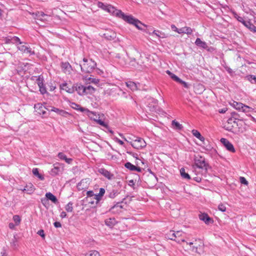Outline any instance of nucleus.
Instances as JSON below:
<instances>
[{
  "label": "nucleus",
  "mask_w": 256,
  "mask_h": 256,
  "mask_svg": "<svg viewBox=\"0 0 256 256\" xmlns=\"http://www.w3.org/2000/svg\"><path fill=\"white\" fill-rule=\"evenodd\" d=\"M36 82L38 86H42L44 84V78L42 76H39L38 78L36 79Z\"/></svg>",
  "instance_id": "nucleus-49"
},
{
  "label": "nucleus",
  "mask_w": 256,
  "mask_h": 256,
  "mask_svg": "<svg viewBox=\"0 0 256 256\" xmlns=\"http://www.w3.org/2000/svg\"><path fill=\"white\" fill-rule=\"evenodd\" d=\"M126 168H128L130 170L134 171V168H136V166L134 164H132L130 162H126L124 164Z\"/></svg>",
  "instance_id": "nucleus-45"
},
{
  "label": "nucleus",
  "mask_w": 256,
  "mask_h": 256,
  "mask_svg": "<svg viewBox=\"0 0 256 256\" xmlns=\"http://www.w3.org/2000/svg\"><path fill=\"white\" fill-rule=\"evenodd\" d=\"M41 202L44 205L46 206V204L48 203V200L46 198H43L41 199Z\"/></svg>",
  "instance_id": "nucleus-61"
},
{
  "label": "nucleus",
  "mask_w": 256,
  "mask_h": 256,
  "mask_svg": "<svg viewBox=\"0 0 256 256\" xmlns=\"http://www.w3.org/2000/svg\"><path fill=\"white\" fill-rule=\"evenodd\" d=\"M98 6L99 8L114 16L118 10L111 5H105L102 2H98Z\"/></svg>",
  "instance_id": "nucleus-9"
},
{
  "label": "nucleus",
  "mask_w": 256,
  "mask_h": 256,
  "mask_svg": "<svg viewBox=\"0 0 256 256\" xmlns=\"http://www.w3.org/2000/svg\"><path fill=\"white\" fill-rule=\"evenodd\" d=\"M170 27L174 32H175L179 34H190L192 32V30L190 27L184 26L180 28H178L174 24H172Z\"/></svg>",
  "instance_id": "nucleus-8"
},
{
  "label": "nucleus",
  "mask_w": 256,
  "mask_h": 256,
  "mask_svg": "<svg viewBox=\"0 0 256 256\" xmlns=\"http://www.w3.org/2000/svg\"><path fill=\"white\" fill-rule=\"evenodd\" d=\"M50 110L52 112H55L57 114H58L61 116H64V117H66V116L68 115H70V114L68 112H66L63 110L56 108L55 107H52Z\"/></svg>",
  "instance_id": "nucleus-20"
},
{
  "label": "nucleus",
  "mask_w": 256,
  "mask_h": 256,
  "mask_svg": "<svg viewBox=\"0 0 256 256\" xmlns=\"http://www.w3.org/2000/svg\"><path fill=\"white\" fill-rule=\"evenodd\" d=\"M240 182L244 185L247 186L248 184V182L242 176H240Z\"/></svg>",
  "instance_id": "nucleus-52"
},
{
  "label": "nucleus",
  "mask_w": 256,
  "mask_h": 256,
  "mask_svg": "<svg viewBox=\"0 0 256 256\" xmlns=\"http://www.w3.org/2000/svg\"><path fill=\"white\" fill-rule=\"evenodd\" d=\"M116 16L122 18L125 22H127L128 24H133L134 22H137L136 18H135L132 15H126L122 10H118L116 11Z\"/></svg>",
  "instance_id": "nucleus-3"
},
{
  "label": "nucleus",
  "mask_w": 256,
  "mask_h": 256,
  "mask_svg": "<svg viewBox=\"0 0 256 256\" xmlns=\"http://www.w3.org/2000/svg\"><path fill=\"white\" fill-rule=\"evenodd\" d=\"M86 112H87V115L90 119L94 120L97 124H99L100 126H102L105 128H108V124L105 123L102 120L100 119V116H98L96 112L90 111L88 109L86 110Z\"/></svg>",
  "instance_id": "nucleus-4"
},
{
  "label": "nucleus",
  "mask_w": 256,
  "mask_h": 256,
  "mask_svg": "<svg viewBox=\"0 0 256 256\" xmlns=\"http://www.w3.org/2000/svg\"><path fill=\"white\" fill-rule=\"evenodd\" d=\"M70 106L76 110H80L82 112H84L87 109L81 107L79 104H76L75 102H72L70 104Z\"/></svg>",
  "instance_id": "nucleus-31"
},
{
  "label": "nucleus",
  "mask_w": 256,
  "mask_h": 256,
  "mask_svg": "<svg viewBox=\"0 0 256 256\" xmlns=\"http://www.w3.org/2000/svg\"><path fill=\"white\" fill-rule=\"evenodd\" d=\"M248 108H242L241 110L244 112H248L253 110V108L248 106Z\"/></svg>",
  "instance_id": "nucleus-53"
},
{
  "label": "nucleus",
  "mask_w": 256,
  "mask_h": 256,
  "mask_svg": "<svg viewBox=\"0 0 256 256\" xmlns=\"http://www.w3.org/2000/svg\"><path fill=\"white\" fill-rule=\"evenodd\" d=\"M35 19L38 21H41L43 22H46L48 21V18L49 17V16L45 14L42 12H36L35 14Z\"/></svg>",
  "instance_id": "nucleus-12"
},
{
  "label": "nucleus",
  "mask_w": 256,
  "mask_h": 256,
  "mask_svg": "<svg viewBox=\"0 0 256 256\" xmlns=\"http://www.w3.org/2000/svg\"><path fill=\"white\" fill-rule=\"evenodd\" d=\"M218 208L220 211L222 212H225L226 210V205L222 203H220L218 204Z\"/></svg>",
  "instance_id": "nucleus-46"
},
{
  "label": "nucleus",
  "mask_w": 256,
  "mask_h": 256,
  "mask_svg": "<svg viewBox=\"0 0 256 256\" xmlns=\"http://www.w3.org/2000/svg\"><path fill=\"white\" fill-rule=\"evenodd\" d=\"M126 84L128 88L133 91L136 90L138 89L137 84L133 82H126Z\"/></svg>",
  "instance_id": "nucleus-30"
},
{
  "label": "nucleus",
  "mask_w": 256,
  "mask_h": 256,
  "mask_svg": "<svg viewBox=\"0 0 256 256\" xmlns=\"http://www.w3.org/2000/svg\"><path fill=\"white\" fill-rule=\"evenodd\" d=\"M18 48L20 50L24 52L30 53L31 52V50L29 49V48L24 45L18 46Z\"/></svg>",
  "instance_id": "nucleus-38"
},
{
  "label": "nucleus",
  "mask_w": 256,
  "mask_h": 256,
  "mask_svg": "<svg viewBox=\"0 0 256 256\" xmlns=\"http://www.w3.org/2000/svg\"><path fill=\"white\" fill-rule=\"evenodd\" d=\"M220 142L228 151L232 152H236L235 148L232 144L227 139L225 138H222L220 139Z\"/></svg>",
  "instance_id": "nucleus-11"
},
{
  "label": "nucleus",
  "mask_w": 256,
  "mask_h": 256,
  "mask_svg": "<svg viewBox=\"0 0 256 256\" xmlns=\"http://www.w3.org/2000/svg\"><path fill=\"white\" fill-rule=\"evenodd\" d=\"M198 217L200 220L204 222L206 224H212L214 222V220L206 213L199 214Z\"/></svg>",
  "instance_id": "nucleus-15"
},
{
  "label": "nucleus",
  "mask_w": 256,
  "mask_h": 256,
  "mask_svg": "<svg viewBox=\"0 0 256 256\" xmlns=\"http://www.w3.org/2000/svg\"><path fill=\"white\" fill-rule=\"evenodd\" d=\"M46 197L47 198L48 200H50L54 204L58 202V200L56 196L50 192L46 193Z\"/></svg>",
  "instance_id": "nucleus-29"
},
{
  "label": "nucleus",
  "mask_w": 256,
  "mask_h": 256,
  "mask_svg": "<svg viewBox=\"0 0 256 256\" xmlns=\"http://www.w3.org/2000/svg\"><path fill=\"white\" fill-rule=\"evenodd\" d=\"M35 188L34 186L32 184H27L24 189L22 190L23 192H26L28 194H30L33 193L34 191Z\"/></svg>",
  "instance_id": "nucleus-26"
},
{
  "label": "nucleus",
  "mask_w": 256,
  "mask_h": 256,
  "mask_svg": "<svg viewBox=\"0 0 256 256\" xmlns=\"http://www.w3.org/2000/svg\"><path fill=\"white\" fill-rule=\"evenodd\" d=\"M58 157L61 159V160H66V158H67L66 155L64 154H63L62 152H60L58 153Z\"/></svg>",
  "instance_id": "nucleus-55"
},
{
  "label": "nucleus",
  "mask_w": 256,
  "mask_h": 256,
  "mask_svg": "<svg viewBox=\"0 0 256 256\" xmlns=\"http://www.w3.org/2000/svg\"><path fill=\"white\" fill-rule=\"evenodd\" d=\"M172 124L178 130H182L183 128L181 124L175 120L172 121Z\"/></svg>",
  "instance_id": "nucleus-44"
},
{
  "label": "nucleus",
  "mask_w": 256,
  "mask_h": 256,
  "mask_svg": "<svg viewBox=\"0 0 256 256\" xmlns=\"http://www.w3.org/2000/svg\"><path fill=\"white\" fill-rule=\"evenodd\" d=\"M192 133L195 137L200 140L201 142H204V138L201 135L200 133L198 130H192Z\"/></svg>",
  "instance_id": "nucleus-25"
},
{
  "label": "nucleus",
  "mask_w": 256,
  "mask_h": 256,
  "mask_svg": "<svg viewBox=\"0 0 256 256\" xmlns=\"http://www.w3.org/2000/svg\"><path fill=\"white\" fill-rule=\"evenodd\" d=\"M87 256H100V254L96 250H91L87 254Z\"/></svg>",
  "instance_id": "nucleus-47"
},
{
  "label": "nucleus",
  "mask_w": 256,
  "mask_h": 256,
  "mask_svg": "<svg viewBox=\"0 0 256 256\" xmlns=\"http://www.w3.org/2000/svg\"><path fill=\"white\" fill-rule=\"evenodd\" d=\"M84 80L86 81H87V80L90 81L89 82H88V83H89V84L92 83L95 84H98L100 82V80L98 78H91V77H90L88 78H85Z\"/></svg>",
  "instance_id": "nucleus-35"
},
{
  "label": "nucleus",
  "mask_w": 256,
  "mask_h": 256,
  "mask_svg": "<svg viewBox=\"0 0 256 256\" xmlns=\"http://www.w3.org/2000/svg\"><path fill=\"white\" fill-rule=\"evenodd\" d=\"M166 73L170 76L172 80L176 82H178V81L179 80L180 78L173 73L171 72L170 70H168L166 71Z\"/></svg>",
  "instance_id": "nucleus-43"
},
{
  "label": "nucleus",
  "mask_w": 256,
  "mask_h": 256,
  "mask_svg": "<svg viewBox=\"0 0 256 256\" xmlns=\"http://www.w3.org/2000/svg\"><path fill=\"white\" fill-rule=\"evenodd\" d=\"M32 172L34 175L38 177L40 180H44V176L39 173L38 170V168H33Z\"/></svg>",
  "instance_id": "nucleus-34"
},
{
  "label": "nucleus",
  "mask_w": 256,
  "mask_h": 256,
  "mask_svg": "<svg viewBox=\"0 0 256 256\" xmlns=\"http://www.w3.org/2000/svg\"><path fill=\"white\" fill-rule=\"evenodd\" d=\"M243 24L248 28L249 30L253 32H256V26H255L250 21H245L243 23Z\"/></svg>",
  "instance_id": "nucleus-28"
},
{
  "label": "nucleus",
  "mask_w": 256,
  "mask_h": 256,
  "mask_svg": "<svg viewBox=\"0 0 256 256\" xmlns=\"http://www.w3.org/2000/svg\"><path fill=\"white\" fill-rule=\"evenodd\" d=\"M116 220L114 218H110L106 220L105 224L110 227L114 226L116 224Z\"/></svg>",
  "instance_id": "nucleus-32"
},
{
  "label": "nucleus",
  "mask_w": 256,
  "mask_h": 256,
  "mask_svg": "<svg viewBox=\"0 0 256 256\" xmlns=\"http://www.w3.org/2000/svg\"><path fill=\"white\" fill-rule=\"evenodd\" d=\"M230 104L232 107L238 110H241L242 108H248V106L236 101H234Z\"/></svg>",
  "instance_id": "nucleus-21"
},
{
  "label": "nucleus",
  "mask_w": 256,
  "mask_h": 256,
  "mask_svg": "<svg viewBox=\"0 0 256 256\" xmlns=\"http://www.w3.org/2000/svg\"><path fill=\"white\" fill-rule=\"evenodd\" d=\"M61 164L59 163H56L54 164V168L50 172V174L52 176L58 175L60 172Z\"/></svg>",
  "instance_id": "nucleus-18"
},
{
  "label": "nucleus",
  "mask_w": 256,
  "mask_h": 256,
  "mask_svg": "<svg viewBox=\"0 0 256 256\" xmlns=\"http://www.w3.org/2000/svg\"><path fill=\"white\" fill-rule=\"evenodd\" d=\"M232 12L234 17L238 22H242V24L244 22V20L243 19V18L240 16H239L235 12L232 11Z\"/></svg>",
  "instance_id": "nucleus-39"
},
{
  "label": "nucleus",
  "mask_w": 256,
  "mask_h": 256,
  "mask_svg": "<svg viewBox=\"0 0 256 256\" xmlns=\"http://www.w3.org/2000/svg\"><path fill=\"white\" fill-rule=\"evenodd\" d=\"M38 234L42 238H44L45 234H44V231L42 230H39L38 232Z\"/></svg>",
  "instance_id": "nucleus-57"
},
{
  "label": "nucleus",
  "mask_w": 256,
  "mask_h": 256,
  "mask_svg": "<svg viewBox=\"0 0 256 256\" xmlns=\"http://www.w3.org/2000/svg\"><path fill=\"white\" fill-rule=\"evenodd\" d=\"M38 87H39L40 91L42 94H44L46 93L47 91H46V88L44 86V84H42V86H38Z\"/></svg>",
  "instance_id": "nucleus-51"
},
{
  "label": "nucleus",
  "mask_w": 256,
  "mask_h": 256,
  "mask_svg": "<svg viewBox=\"0 0 256 256\" xmlns=\"http://www.w3.org/2000/svg\"><path fill=\"white\" fill-rule=\"evenodd\" d=\"M65 210L68 212H72L74 210L73 203L71 202H69L66 206Z\"/></svg>",
  "instance_id": "nucleus-36"
},
{
  "label": "nucleus",
  "mask_w": 256,
  "mask_h": 256,
  "mask_svg": "<svg viewBox=\"0 0 256 256\" xmlns=\"http://www.w3.org/2000/svg\"><path fill=\"white\" fill-rule=\"evenodd\" d=\"M150 35L156 36L158 39L160 38H166L168 37V35L165 34L164 32H162L159 30H154L152 32L149 33Z\"/></svg>",
  "instance_id": "nucleus-17"
},
{
  "label": "nucleus",
  "mask_w": 256,
  "mask_h": 256,
  "mask_svg": "<svg viewBox=\"0 0 256 256\" xmlns=\"http://www.w3.org/2000/svg\"><path fill=\"white\" fill-rule=\"evenodd\" d=\"M104 35L106 38L109 40H114L116 38V34L113 32H108L104 34Z\"/></svg>",
  "instance_id": "nucleus-33"
},
{
  "label": "nucleus",
  "mask_w": 256,
  "mask_h": 256,
  "mask_svg": "<svg viewBox=\"0 0 256 256\" xmlns=\"http://www.w3.org/2000/svg\"><path fill=\"white\" fill-rule=\"evenodd\" d=\"M54 226L56 228H60L62 226L61 224L58 222H54Z\"/></svg>",
  "instance_id": "nucleus-60"
},
{
  "label": "nucleus",
  "mask_w": 256,
  "mask_h": 256,
  "mask_svg": "<svg viewBox=\"0 0 256 256\" xmlns=\"http://www.w3.org/2000/svg\"><path fill=\"white\" fill-rule=\"evenodd\" d=\"M96 92V88L91 86H85L84 95L92 94Z\"/></svg>",
  "instance_id": "nucleus-27"
},
{
  "label": "nucleus",
  "mask_w": 256,
  "mask_h": 256,
  "mask_svg": "<svg viewBox=\"0 0 256 256\" xmlns=\"http://www.w3.org/2000/svg\"><path fill=\"white\" fill-rule=\"evenodd\" d=\"M128 186L132 187V188H134V186H135V183L134 181V180H130L128 181Z\"/></svg>",
  "instance_id": "nucleus-58"
},
{
  "label": "nucleus",
  "mask_w": 256,
  "mask_h": 256,
  "mask_svg": "<svg viewBox=\"0 0 256 256\" xmlns=\"http://www.w3.org/2000/svg\"><path fill=\"white\" fill-rule=\"evenodd\" d=\"M128 154L132 155L134 158H136V159H138V154H134L131 152H126Z\"/></svg>",
  "instance_id": "nucleus-62"
},
{
  "label": "nucleus",
  "mask_w": 256,
  "mask_h": 256,
  "mask_svg": "<svg viewBox=\"0 0 256 256\" xmlns=\"http://www.w3.org/2000/svg\"><path fill=\"white\" fill-rule=\"evenodd\" d=\"M96 66V62L92 59H83V64H80L81 70L84 72H92Z\"/></svg>",
  "instance_id": "nucleus-2"
},
{
  "label": "nucleus",
  "mask_w": 256,
  "mask_h": 256,
  "mask_svg": "<svg viewBox=\"0 0 256 256\" xmlns=\"http://www.w3.org/2000/svg\"><path fill=\"white\" fill-rule=\"evenodd\" d=\"M137 22H134L133 24V25H134L136 28H138V30H142V28L140 27L141 26H143L144 24L138 19L136 20Z\"/></svg>",
  "instance_id": "nucleus-50"
},
{
  "label": "nucleus",
  "mask_w": 256,
  "mask_h": 256,
  "mask_svg": "<svg viewBox=\"0 0 256 256\" xmlns=\"http://www.w3.org/2000/svg\"><path fill=\"white\" fill-rule=\"evenodd\" d=\"M34 108L40 114H44L46 113V108L41 104H37L34 105Z\"/></svg>",
  "instance_id": "nucleus-19"
},
{
  "label": "nucleus",
  "mask_w": 256,
  "mask_h": 256,
  "mask_svg": "<svg viewBox=\"0 0 256 256\" xmlns=\"http://www.w3.org/2000/svg\"><path fill=\"white\" fill-rule=\"evenodd\" d=\"M75 90L79 95H84L85 86L82 84H77Z\"/></svg>",
  "instance_id": "nucleus-23"
},
{
  "label": "nucleus",
  "mask_w": 256,
  "mask_h": 256,
  "mask_svg": "<svg viewBox=\"0 0 256 256\" xmlns=\"http://www.w3.org/2000/svg\"><path fill=\"white\" fill-rule=\"evenodd\" d=\"M98 172L108 180H112L114 178L113 174L104 168H100Z\"/></svg>",
  "instance_id": "nucleus-13"
},
{
  "label": "nucleus",
  "mask_w": 256,
  "mask_h": 256,
  "mask_svg": "<svg viewBox=\"0 0 256 256\" xmlns=\"http://www.w3.org/2000/svg\"><path fill=\"white\" fill-rule=\"evenodd\" d=\"M60 88L61 90H66L67 92L70 94H72L74 91V88H69L68 86V84L66 82H64L60 84Z\"/></svg>",
  "instance_id": "nucleus-22"
},
{
  "label": "nucleus",
  "mask_w": 256,
  "mask_h": 256,
  "mask_svg": "<svg viewBox=\"0 0 256 256\" xmlns=\"http://www.w3.org/2000/svg\"><path fill=\"white\" fill-rule=\"evenodd\" d=\"M13 220L16 223V226H18L20 224L21 222L20 217L18 215H14L12 218Z\"/></svg>",
  "instance_id": "nucleus-40"
},
{
  "label": "nucleus",
  "mask_w": 256,
  "mask_h": 256,
  "mask_svg": "<svg viewBox=\"0 0 256 256\" xmlns=\"http://www.w3.org/2000/svg\"><path fill=\"white\" fill-rule=\"evenodd\" d=\"M166 73L170 76L172 80L176 82H178V81L179 80L180 78L173 73L171 72L170 70H168L166 71Z\"/></svg>",
  "instance_id": "nucleus-42"
},
{
  "label": "nucleus",
  "mask_w": 256,
  "mask_h": 256,
  "mask_svg": "<svg viewBox=\"0 0 256 256\" xmlns=\"http://www.w3.org/2000/svg\"><path fill=\"white\" fill-rule=\"evenodd\" d=\"M116 192L114 190H113L112 192H110V194H109V196L110 198H114L116 196Z\"/></svg>",
  "instance_id": "nucleus-56"
},
{
  "label": "nucleus",
  "mask_w": 256,
  "mask_h": 256,
  "mask_svg": "<svg viewBox=\"0 0 256 256\" xmlns=\"http://www.w3.org/2000/svg\"><path fill=\"white\" fill-rule=\"evenodd\" d=\"M195 44L197 46L204 49H206L208 47L206 43L205 42L202 41L200 38H197L196 39Z\"/></svg>",
  "instance_id": "nucleus-24"
},
{
  "label": "nucleus",
  "mask_w": 256,
  "mask_h": 256,
  "mask_svg": "<svg viewBox=\"0 0 256 256\" xmlns=\"http://www.w3.org/2000/svg\"><path fill=\"white\" fill-rule=\"evenodd\" d=\"M194 164L200 168H204L206 166L204 159L201 156L196 157L194 158Z\"/></svg>",
  "instance_id": "nucleus-14"
},
{
  "label": "nucleus",
  "mask_w": 256,
  "mask_h": 256,
  "mask_svg": "<svg viewBox=\"0 0 256 256\" xmlns=\"http://www.w3.org/2000/svg\"><path fill=\"white\" fill-rule=\"evenodd\" d=\"M114 91L113 89H108L105 92V94H106L108 95H110Z\"/></svg>",
  "instance_id": "nucleus-64"
},
{
  "label": "nucleus",
  "mask_w": 256,
  "mask_h": 256,
  "mask_svg": "<svg viewBox=\"0 0 256 256\" xmlns=\"http://www.w3.org/2000/svg\"><path fill=\"white\" fill-rule=\"evenodd\" d=\"M94 194L93 191L89 190L86 192V200L90 203V199H92Z\"/></svg>",
  "instance_id": "nucleus-41"
},
{
  "label": "nucleus",
  "mask_w": 256,
  "mask_h": 256,
  "mask_svg": "<svg viewBox=\"0 0 256 256\" xmlns=\"http://www.w3.org/2000/svg\"><path fill=\"white\" fill-rule=\"evenodd\" d=\"M180 232L179 231H177L174 232L173 230H170L166 234V237L168 238L175 240L176 242L182 244V242H184V238H180Z\"/></svg>",
  "instance_id": "nucleus-5"
},
{
  "label": "nucleus",
  "mask_w": 256,
  "mask_h": 256,
  "mask_svg": "<svg viewBox=\"0 0 256 256\" xmlns=\"http://www.w3.org/2000/svg\"><path fill=\"white\" fill-rule=\"evenodd\" d=\"M182 248L187 251L199 253L198 250L202 247V244L200 240H194L192 241L186 240L182 243Z\"/></svg>",
  "instance_id": "nucleus-1"
},
{
  "label": "nucleus",
  "mask_w": 256,
  "mask_h": 256,
  "mask_svg": "<svg viewBox=\"0 0 256 256\" xmlns=\"http://www.w3.org/2000/svg\"><path fill=\"white\" fill-rule=\"evenodd\" d=\"M61 67L62 70L64 73L68 74H70L71 73L72 68L68 62H62Z\"/></svg>",
  "instance_id": "nucleus-16"
},
{
  "label": "nucleus",
  "mask_w": 256,
  "mask_h": 256,
  "mask_svg": "<svg viewBox=\"0 0 256 256\" xmlns=\"http://www.w3.org/2000/svg\"><path fill=\"white\" fill-rule=\"evenodd\" d=\"M105 193V190L104 188H100V192L98 194H94L92 199L94 200L95 202H90V204H97L99 202L102 200V196H104Z\"/></svg>",
  "instance_id": "nucleus-10"
},
{
  "label": "nucleus",
  "mask_w": 256,
  "mask_h": 256,
  "mask_svg": "<svg viewBox=\"0 0 256 256\" xmlns=\"http://www.w3.org/2000/svg\"><path fill=\"white\" fill-rule=\"evenodd\" d=\"M238 123L232 118H230L224 124V128L230 132H236L237 130L235 128V126H238Z\"/></svg>",
  "instance_id": "nucleus-7"
},
{
  "label": "nucleus",
  "mask_w": 256,
  "mask_h": 256,
  "mask_svg": "<svg viewBox=\"0 0 256 256\" xmlns=\"http://www.w3.org/2000/svg\"><path fill=\"white\" fill-rule=\"evenodd\" d=\"M67 216L66 215V212H62L61 213H60V216L62 218H66Z\"/></svg>",
  "instance_id": "nucleus-63"
},
{
  "label": "nucleus",
  "mask_w": 256,
  "mask_h": 256,
  "mask_svg": "<svg viewBox=\"0 0 256 256\" xmlns=\"http://www.w3.org/2000/svg\"><path fill=\"white\" fill-rule=\"evenodd\" d=\"M114 139V140L116 142H118L122 146L124 144V142L122 140H120L118 139V138H116Z\"/></svg>",
  "instance_id": "nucleus-59"
},
{
  "label": "nucleus",
  "mask_w": 256,
  "mask_h": 256,
  "mask_svg": "<svg viewBox=\"0 0 256 256\" xmlns=\"http://www.w3.org/2000/svg\"><path fill=\"white\" fill-rule=\"evenodd\" d=\"M178 82L181 84H182L186 88H188V84L184 81H183L181 79L179 78V80L178 81Z\"/></svg>",
  "instance_id": "nucleus-54"
},
{
  "label": "nucleus",
  "mask_w": 256,
  "mask_h": 256,
  "mask_svg": "<svg viewBox=\"0 0 256 256\" xmlns=\"http://www.w3.org/2000/svg\"><path fill=\"white\" fill-rule=\"evenodd\" d=\"M130 142L134 148L138 150L145 148L146 146L145 140L141 138H137L136 139Z\"/></svg>",
  "instance_id": "nucleus-6"
},
{
  "label": "nucleus",
  "mask_w": 256,
  "mask_h": 256,
  "mask_svg": "<svg viewBox=\"0 0 256 256\" xmlns=\"http://www.w3.org/2000/svg\"><path fill=\"white\" fill-rule=\"evenodd\" d=\"M6 248L0 246V256H6Z\"/></svg>",
  "instance_id": "nucleus-48"
},
{
  "label": "nucleus",
  "mask_w": 256,
  "mask_h": 256,
  "mask_svg": "<svg viewBox=\"0 0 256 256\" xmlns=\"http://www.w3.org/2000/svg\"><path fill=\"white\" fill-rule=\"evenodd\" d=\"M180 172L181 176L183 178L188 179V180H190V175L188 173L186 172V171H185V170L184 168H182L180 170Z\"/></svg>",
  "instance_id": "nucleus-37"
}]
</instances>
